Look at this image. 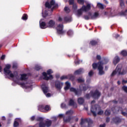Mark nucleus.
Returning a JSON list of instances; mask_svg holds the SVG:
<instances>
[{"label": "nucleus", "instance_id": "nucleus-10", "mask_svg": "<svg viewBox=\"0 0 127 127\" xmlns=\"http://www.w3.org/2000/svg\"><path fill=\"white\" fill-rule=\"evenodd\" d=\"M46 7L48 8H51L53 6V8L55 7H58V4H55V1L52 0L50 2H46L45 3Z\"/></svg>", "mask_w": 127, "mask_h": 127}, {"label": "nucleus", "instance_id": "nucleus-31", "mask_svg": "<svg viewBox=\"0 0 127 127\" xmlns=\"http://www.w3.org/2000/svg\"><path fill=\"white\" fill-rule=\"evenodd\" d=\"M97 6L99 8H101V9H104V5L101 3H98Z\"/></svg>", "mask_w": 127, "mask_h": 127}, {"label": "nucleus", "instance_id": "nucleus-17", "mask_svg": "<svg viewBox=\"0 0 127 127\" xmlns=\"http://www.w3.org/2000/svg\"><path fill=\"white\" fill-rule=\"evenodd\" d=\"M55 86L57 89H58V90L61 89L62 87H63V83L59 81H56L55 82Z\"/></svg>", "mask_w": 127, "mask_h": 127}, {"label": "nucleus", "instance_id": "nucleus-4", "mask_svg": "<svg viewBox=\"0 0 127 127\" xmlns=\"http://www.w3.org/2000/svg\"><path fill=\"white\" fill-rule=\"evenodd\" d=\"M91 9V4L88 3L86 6L83 5L80 9L77 10V13L76 14V16L77 17H80L82 14H83V11H85V12H87V11H89Z\"/></svg>", "mask_w": 127, "mask_h": 127}, {"label": "nucleus", "instance_id": "nucleus-22", "mask_svg": "<svg viewBox=\"0 0 127 127\" xmlns=\"http://www.w3.org/2000/svg\"><path fill=\"white\" fill-rule=\"evenodd\" d=\"M72 118L70 116L64 117V123H70Z\"/></svg>", "mask_w": 127, "mask_h": 127}, {"label": "nucleus", "instance_id": "nucleus-19", "mask_svg": "<svg viewBox=\"0 0 127 127\" xmlns=\"http://www.w3.org/2000/svg\"><path fill=\"white\" fill-rule=\"evenodd\" d=\"M68 106H72L75 109L77 108V104L75 103V101L73 99H70L68 102Z\"/></svg>", "mask_w": 127, "mask_h": 127}, {"label": "nucleus", "instance_id": "nucleus-20", "mask_svg": "<svg viewBox=\"0 0 127 127\" xmlns=\"http://www.w3.org/2000/svg\"><path fill=\"white\" fill-rule=\"evenodd\" d=\"M40 27L42 29H44L48 27L47 26H46V23H45V22H41V20L40 21Z\"/></svg>", "mask_w": 127, "mask_h": 127}, {"label": "nucleus", "instance_id": "nucleus-3", "mask_svg": "<svg viewBox=\"0 0 127 127\" xmlns=\"http://www.w3.org/2000/svg\"><path fill=\"white\" fill-rule=\"evenodd\" d=\"M79 88V90H76V89L73 87H71L70 88V92H73V93H75L76 96H80L81 94H82V91H86L89 87L86 86V84H81L80 85Z\"/></svg>", "mask_w": 127, "mask_h": 127}, {"label": "nucleus", "instance_id": "nucleus-42", "mask_svg": "<svg viewBox=\"0 0 127 127\" xmlns=\"http://www.w3.org/2000/svg\"><path fill=\"white\" fill-rule=\"evenodd\" d=\"M52 73H53V71H52L51 69H49L47 71V74L48 75H51V74H52Z\"/></svg>", "mask_w": 127, "mask_h": 127}, {"label": "nucleus", "instance_id": "nucleus-25", "mask_svg": "<svg viewBox=\"0 0 127 127\" xmlns=\"http://www.w3.org/2000/svg\"><path fill=\"white\" fill-rule=\"evenodd\" d=\"M55 24V22L54 20H51L48 23V27H53Z\"/></svg>", "mask_w": 127, "mask_h": 127}, {"label": "nucleus", "instance_id": "nucleus-40", "mask_svg": "<svg viewBox=\"0 0 127 127\" xmlns=\"http://www.w3.org/2000/svg\"><path fill=\"white\" fill-rule=\"evenodd\" d=\"M22 19L23 20H26L27 19V15H26V14H24L22 17Z\"/></svg>", "mask_w": 127, "mask_h": 127}, {"label": "nucleus", "instance_id": "nucleus-54", "mask_svg": "<svg viewBox=\"0 0 127 127\" xmlns=\"http://www.w3.org/2000/svg\"><path fill=\"white\" fill-rule=\"evenodd\" d=\"M96 57H97V59H98V60H100L102 58L101 57V56H100V55H97Z\"/></svg>", "mask_w": 127, "mask_h": 127}, {"label": "nucleus", "instance_id": "nucleus-16", "mask_svg": "<svg viewBox=\"0 0 127 127\" xmlns=\"http://www.w3.org/2000/svg\"><path fill=\"white\" fill-rule=\"evenodd\" d=\"M42 90L44 93L47 94L49 92V88L45 84H43L41 85Z\"/></svg>", "mask_w": 127, "mask_h": 127}, {"label": "nucleus", "instance_id": "nucleus-33", "mask_svg": "<svg viewBox=\"0 0 127 127\" xmlns=\"http://www.w3.org/2000/svg\"><path fill=\"white\" fill-rule=\"evenodd\" d=\"M97 43H98V42H97V41H96L95 40H92V41H90V44H91V45H92V46L96 45V44Z\"/></svg>", "mask_w": 127, "mask_h": 127}, {"label": "nucleus", "instance_id": "nucleus-59", "mask_svg": "<svg viewBox=\"0 0 127 127\" xmlns=\"http://www.w3.org/2000/svg\"><path fill=\"white\" fill-rule=\"evenodd\" d=\"M104 61H105V64H107L108 63V62H109V60H108L107 59H105Z\"/></svg>", "mask_w": 127, "mask_h": 127}, {"label": "nucleus", "instance_id": "nucleus-61", "mask_svg": "<svg viewBox=\"0 0 127 127\" xmlns=\"http://www.w3.org/2000/svg\"><path fill=\"white\" fill-rule=\"evenodd\" d=\"M106 127V124H104L103 125H101L100 126V127Z\"/></svg>", "mask_w": 127, "mask_h": 127}, {"label": "nucleus", "instance_id": "nucleus-1", "mask_svg": "<svg viewBox=\"0 0 127 127\" xmlns=\"http://www.w3.org/2000/svg\"><path fill=\"white\" fill-rule=\"evenodd\" d=\"M10 67H11L10 64H6L4 68V74H5V75H9L14 82H17L19 80H21V81H26V80H27L28 76L27 74H21V77H20L16 71H14L13 73H11V71L9 70Z\"/></svg>", "mask_w": 127, "mask_h": 127}, {"label": "nucleus", "instance_id": "nucleus-53", "mask_svg": "<svg viewBox=\"0 0 127 127\" xmlns=\"http://www.w3.org/2000/svg\"><path fill=\"white\" fill-rule=\"evenodd\" d=\"M47 15H48V13H44V12H43V16L44 17H45V16H47Z\"/></svg>", "mask_w": 127, "mask_h": 127}, {"label": "nucleus", "instance_id": "nucleus-7", "mask_svg": "<svg viewBox=\"0 0 127 127\" xmlns=\"http://www.w3.org/2000/svg\"><path fill=\"white\" fill-rule=\"evenodd\" d=\"M114 114H117L119 113V112H121L122 115L124 116L125 117H127V113L125 112V111H127V109H123L122 108L120 107H115L112 109Z\"/></svg>", "mask_w": 127, "mask_h": 127}, {"label": "nucleus", "instance_id": "nucleus-51", "mask_svg": "<svg viewBox=\"0 0 127 127\" xmlns=\"http://www.w3.org/2000/svg\"><path fill=\"white\" fill-rule=\"evenodd\" d=\"M104 114V111L103 110H100L98 112V115H103Z\"/></svg>", "mask_w": 127, "mask_h": 127}, {"label": "nucleus", "instance_id": "nucleus-23", "mask_svg": "<svg viewBox=\"0 0 127 127\" xmlns=\"http://www.w3.org/2000/svg\"><path fill=\"white\" fill-rule=\"evenodd\" d=\"M70 87H71V83L69 82V81H66L65 82V86L64 87V90L67 91V90H69L70 89Z\"/></svg>", "mask_w": 127, "mask_h": 127}, {"label": "nucleus", "instance_id": "nucleus-46", "mask_svg": "<svg viewBox=\"0 0 127 127\" xmlns=\"http://www.w3.org/2000/svg\"><path fill=\"white\" fill-rule=\"evenodd\" d=\"M93 74H94V72L93 70H91L88 73V76H89V77H91V76H93Z\"/></svg>", "mask_w": 127, "mask_h": 127}, {"label": "nucleus", "instance_id": "nucleus-47", "mask_svg": "<svg viewBox=\"0 0 127 127\" xmlns=\"http://www.w3.org/2000/svg\"><path fill=\"white\" fill-rule=\"evenodd\" d=\"M123 91H125L126 93H127V86H124L122 87Z\"/></svg>", "mask_w": 127, "mask_h": 127}, {"label": "nucleus", "instance_id": "nucleus-52", "mask_svg": "<svg viewBox=\"0 0 127 127\" xmlns=\"http://www.w3.org/2000/svg\"><path fill=\"white\" fill-rule=\"evenodd\" d=\"M5 58V55H3L1 57L0 59H1V60H4Z\"/></svg>", "mask_w": 127, "mask_h": 127}, {"label": "nucleus", "instance_id": "nucleus-43", "mask_svg": "<svg viewBox=\"0 0 127 127\" xmlns=\"http://www.w3.org/2000/svg\"><path fill=\"white\" fill-rule=\"evenodd\" d=\"M61 107L62 109H67V106H66V104L65 103H62L61 104Z\"/></svg>", "mask_w": 127, "mask_h": 127}, {"label": "nucleus", "instance_id": "nucleus-2", "mask_svg": "<svg viewBox=\"0 0 127 127\" xmlns=\"http://www.w3.org/2000/svg\"><path fill=\"white\" fill-rule=\"evenodd\" d=\"M123 68V65L122 64H118L116 68V69L112 72L111 76H115V75H117L120 76V75H126L127 72V68H124L122 71V68Z\"/></svg>", "mask_w": 127, "mask_h": 127}, {"label": "nucleus", "instance_id": "nucleus-29", "mask_svg": "<svg viewBox=\"0 0 127 127\" xmlns=\"http://www.w3.org/2000/svg\"><path fill=\"white\" fill-rule=\"evenodd\" d=\"M99 16V13L98 12H95L94 14L91 16V19H96Z\"/></svg>", "mask_w": 127, "mask_h": 127}, {"label": "nucleus", "instance_id": "nucleus-49", "mask_svg": "<svg viewBox=\"0 0 127 127\" xmlns=\"http://www.w3.org/2000/svg\"><path fill=\"white\" fill-rule=\"evenodd\" d=\"M74 0H69V4L71 5H73L74 3Z\"/></svg>", "mask_w": 127, "mask_h": 127}, {"label": "nucleus", "instance_id": "nucleus-14", "mask_svg": "<svg viewBox=\"0 0 127 127\" xmlns=\"http://www.w3.org/2000/svg\"><path fill=\"white\" fill-rule=\"evenodd\" d=\"M58 34H63L64 31H63V24H60L57 27Z\"/></svg>", "mask_w": 127, "mask_h": 127}, {"label": "nucleus", "instance_id": "nucleus-18", "mask_svg": "<svg viewBox=\"0 0 127 127\" xmlns=\"http://www.w3.org/2000/svg\"><path fill=\"white\" fill-rule=\"evenodd\" d=\"M42 75L44 76V80H48L53 79V76L52 75H50V76L48 77L47 76V73L45 72H43Z\"/></svg>", "mask_w": 127, "mask_h": 127}, {"label": "nucleus", "instance_id": "nucleus-5", "mask_svg": "<svg viewBox=\"0 0 127 127\" xmlns=\"http://www.w3.org/2000/svg\"><path fill=\"white\" fill-rule=\"evenodd\" d=\"M103 65H104V63H102V62H99L97 64H93L92 67L93 69H96L97 67H98L99 74L104 75V74H105V72L103 70L104 67H103Z\"/></svg>", "mask_w": 127, "mask_h": 127}, {"label": "nucleus", "instance_id": "nucleus-39", "mask_svg": "<svg viewBox=\"0 0 127 127\" xmlns=\"http://www.w3.org/2000/svg\"><path fill=\"white\" fill-rule=\"evenodd\" d=\"M77 2L79 4H84V2H85V0H77Z\"/></svg>", "mask_w": 127, "mask_h": 127}, {"label": "nucleus", "instance_id": "nucleus-55", "mask_svg": "<svg viewBox=\"0 0 127 127\" xmlns=\"http://www.w3.org/2000/svg\"><path fill=\"white\" fill-rule=\"evenodd\" d=\"M31 121H33L34 120H35V116H32L30 118Z\"/></svg>", "mask_w": 127, "mask_h": 127}, {"label": "nucleus", "instance_id": "nucleus-28", "mask_svg": "<svg viewBox=\"0 0 127 127\" xmlns=\"http://www.w3.org/2000/svg\"><path fill=\"white\" fill-rule=\"evenodd\" d=\"M77 102L79 105H83L85 100H84V98L80 97L78 99Z\"/></svg>", "mask_w": 127, "mask_h": 127}, {"label": "nucleus", "instance_id": "nucleus-34", "mask_svg": "<svg viewBox=\"0 0 127 127\" xmlns=\"http://www.w3.org/2000/svg\"><path fill=\"white\" fill-rule=\"evenodd\" d=\"M77 81L78 83H84V82H85V79H84V78H79L77 79Z\"/></svg>", "mask_w": 127, "mask_h": 127}, {"label": "nucleus", "instance_id": "nucleus-12", "mask_svg": "<svg viewBox=\"0 0 127 127\" xmlns=\"http://www.w3.org/2000/svg\"><path fill=\"white\" fill-rule=\"evenodd\" d=\"M36 120L37 122H40L39 124V127H45L46 125L44 124V119L42 117H38Z\"/></svg>", "mask_w": 127, "mask_h": 127}, {"label": "nucleus", "instance_id": "nucleus-63", "mask_svg": "<svg viewBox=\"0 0 127 127\" xmlns=\"http://www.w3.org/2000/svg\"><path fill=\"white\" fill-rule=\"evenodd\" d=\"M46 97H51V94L50 93H48L46 95Z\"/></svg>", "mask_w": 127, "mask_h": 127}, {"label": "nucleus", "instance_id": "nucleus-13", "mask_svg": "<svg viewBox=\"0 0 127 127\" xmlns=\"http://www.w3.org/2000/svg\"><path fill=\"white\" fill-rule=\"evenodd\" d=\"M58 20L60 22H71V21H72V18H71V17H65L63 20L61 17H59Z\"/></svg>", "mask_w": 127, "mask_h": 127}, {"label": "nucleus", "instance_id": "nucleus-60", "mask_svg": "<svg viewBox=\"0 0 127 127\" xmlns=\"http://www.w3.org/2000/svg\"><path fill=\"white\" fill-rule=\"evenodd\" d=\"M110 122V118H106V123H109Z\"/></svg>", "mask_w": 127, "mask_h": 127}, {"label": "nucleus", "instance_id": "nucleus-58", "mask_svg": "<svg viewBox=\"0 0 127 127\" xmlns=\"http://www.w3.org/2000/svg\"><path fill=\"white\" fill-rule=\"evenodd\" d=\"M74 63H75V64H79L80 61H78V60H77V61H74Z\"/></svg>", "mask_w": 127, "mask_h": 127}, {"label": "nucleus", "instance_id": "nucleus-30", "mask_svg": "<svg viewBox=\"0 0 127 127\" xmlns=\"http://www.w3.org/2000/svg\"><path fill=\"white\" fill-rule=\"evenodd\" d=\"M52 124V121H51V120H49V121H46L45 124L46 125V127H49L51 126Z\"/></svg>", "mask_w": 127, "mask_h": 127}, {"label": "nucleus", "instance_id": "nucleus-50", "mask_svg": "<svg viewBox=\"0 0 127 127\" xmlns=\"http://www.w3.org/2000/svg\"><path fill=\"white\" fill-rule=\"evenodd\" d=\"M13 126L14 127H18V123L16 121H15Z\"/></svg>", "mask_w": 127, "mask_h": 127}, {"label": "nucleus", "instance_id": "nucleus-44", "mask_svg": "<svg viewBox=\"0 0 127 127\" xmlns=\"http://www.w3.org/2000/svg\"><path fill=\"white\" fill-rule=\"evenodd\" d=\"M64 10L66 11V12H70V9L68 7H65Z\"/></svg>", "mask_w": 127, "mask_h": 127}, {"label": "nucleus", "instance_id": "nucleus-26", "mask_svg": "<svg viewBox=\"0 0 127 127\" xmlns=\"http://www.w3.org/2000/svg\"><path fill=\"white\" fill-rule=\"evenodd\" d=\"M113 122H114V123H115V124H119V123H121V122L122 121L121 119H120V118L119 117L113 118Z\"/></svg>", "mask_w": 127, "mask_h": 127}, {"label": "nucleus", "instance_id": "nucleus-62", "mask_svg": "<svg viewBox=\"0 0 127 127\" xmlns=\"http://www.w3.org/2000/svg\"><path fill=\"white\" fill-rule=\"evenodd\" d=\"M127 80H123V84H127Z\"/></svg>", "mask_w": 127, "mask_h": 127}, {"label": "nucleus", "instance_id": "nucleus-8", "mask_svg": "<svg viewBox=\"0 0 127 127\" xmlns=\"http://www.w3.org/2000/svg\"><path fill=\"white\" fill-rule=\"evenodd\" d=\"M86 124H88V127H92V125H93V121L92 120L89 119H81V121L80 122V126L81 127H86Z\"/></svg>", "mask_w": 127, "mask_h": 127}, {"label": "nucleus", "instance_id": "nucleus-15", "mask_svg": "<svg viewBox=\"0 0 127 127\" xmlns=\"http://www.w3.org/2000/svg\"><path fill=\"white\" fill-rule=\"evenodd\" d=\"M64 79H69L71 81H74L75 77L72 74H69L67 76L63 75L61 77V80H64Z\"/></svg>", "mask_w": 127, "mask_h": 127}, {"label": "nucleus", "instance_id": "nucleus-9", "mask_svg": "<svg viewBox=\"0 0 127 127\" xmlns=\"http://www.w3.org/2000/svg\"><path fill=\"white\" fill-rule=\"evenodd\" d=\"M38 110L43 113H48V112L51 111V107L49 105H40L38 107Z\"/></svg>", "mask_w": 127, "mask_h": 127}, {"label": "nucleus", "instance_id": "nucleus-64", "mask_svg": "<svg viewBox=\"0 0 127 127\" xmlns=\"http://www.w3.org/2000/svg\"><path fill=\"white\" fill-rule=\"evenodd\" d=\"M90 81H91V79H88L86 80V82L89 84V83H90Z\"/></svg>", "mask_w": 127, "mask_h": 127}, {"label": "nucleus", "instance_id": "nucleus-36", "mask_svg": "<svg viewBox=\"0 0 127 127\" xmlns=\"http://www.w3.org/2000/svg\"><path fill=\"white\" fill-rule=\"evenodd\" d=\"M67 33L68 36H72L73 35V31L71 30H68Z\"/></svg>", "mask_w": 127, "mask_h": 127}, {"label": "nucleus", "instance_id": "nucleus-45", "mask_svg": "<svg viewBox=\"0 0 127 127\" xmlns=\"http://www.w3.org/2000/svg\"><path fill=\"white\" fill-rule=\"evenodd\" d=\"M72 7L73 9L76 10L78 8V5H77V4H73Z\"/></svg>", "mask_w": 127, "mask_h": 127}, {"label": "nucleus", "instance_id": "nucleus-48", "mask_svg": "<svg viewBox=\"0 0 127 127\" xmlns=\"http://www.w3.org/2000/svg\"><path fill=\"white\" fill-rule=\"evenodd\" d=\"M13 69H16L17 68V64L14 63L12 66Z\"/></svg>", "mask_w": 127, "mask_h": 127}, {"label": "nucleus", "instance_id": "nucleus-38", "mask_svg": "<svg viewBox=\"0 0 127 127\" xmlns=\"http://www.w3.org/2000/svg\"><path fill=\"white\" fill-rule=\"evenodd\" d=\"M35 69L36 70V71H39L40 69H42V67H41V66H39V65H36Z\"/></svg>", "mask_w": 127, "mask_h": 127}, {"label": "nucleus", "instance_id": "nucleus-56", "mask_svg": "<svg viewBox=\"0 0 127 127\" xmlns=\"http://www.w3.org/2000/svg\"><path fill=\"white\" fill-rule=\"evenodd\" d=\"M20 85H21V86H22V87H25V83H20Z\"/></svg>", "mask_w": 127, "mask_h": 127}, {"label": "nucleus", "instance_id": "nucleus-37", "mask_svg": "<svg viewBox=\"0 0 127 127\" xmlns=\"http://www.w3.org/2000/svg\"><path fill=\"white\" fill-rule=\"evenodd\" d=\"M105 114L106 116H110V115H111V110H107L105 111Z\"/></svg>", "mask_w": 127, "mask_h": 127}, {"label": "nucleus", "instance_id": "nucleus-35", "mask_svg": "<svg viewBox=\"0 0 127 127\" xmlns=\"http://www.w3.org/2000/svg\"><path fill=\"white\" fill-rule=\"evenodd\" d=\"M73 111L69 110L65 113V115H68L69 116H71V115H73Z\"/></svg>", "mask_w": 127, "mask_h": 127}, {"label": "nucleus", "instance_id": "nucleus-11", "mask_svg": "<svg viewBox=\"0 0 127 127\" xmlns=\"http://www.w3.org/2000/svg\"><path fill=\"white\" fill-rule=\"evenodd\" d=\"M100 107H99V106L97 105L91 106V112L92 113L94 117H96L97 116V114L96 113H97V111H98V110H100Z\"/></svg>", "mask_w": 127, "mask_h": 127}, {"label": "nucleus", "instance_id": "nucleus-27", "mask_svg": "<svg viewBox=\"0 0 127 127\" xmlns=\"http://www.w3.org/2000/svg\"><path fill=\"white\" fill-rule=\"evenodd\" d=\"M91 13H89L88 15H83V18L86 20H89V19H91Z\"/></svg>", "mask_w": 127, "mask_h": 127}, {"label": "nucleus", "instance_id": "nucleus-21", "mask_svg": "<svg viewBox=\"0 0 127 127\" xmlns=\"http://www.w3.org/2000/svg\"><path fill=\"white\" fill-rule=\"evenodd\" d=\"M82 73H84V69H83V68H79L76 70L74 74V75H80V74H82Z\"/></svg>", "mask_w": 127, "mask_h": 127}, {"label": "nucleus", "instance_id": "nucleus-24", "mask_svg": "<svg viewBox=\"0 0 127 127\" xmlns=\"http://www.w3.org/2000/svg\"><path fill=\"white\" fill-rule=\"evenodd\" d=\"M119 62H120V58H119V57H118V56L115 57L113 60L114 64L115 65H117V64H118V63H119Z\"/></svg>", "mask_w": 127, "mask_h": 127}, {"label": "nucleus", "instance_id": "nucleus-57", "mask_svg": "<svg viewBox=\"0 0 127 127\" xmlns=\"http://www.w3.org/2000/svg\"><path fill=\"white\" fill-rule=\"evenodd\" d=\"M59 117H60V118H64L65 116H64V114H59Z\"/></svg>", "mask_w": 127, "mask_h": 127}, {"label": "nucleus", "instance_id": "nucleus-6", "mask_svg": "<svg viewBox=\"0 0 127 127\" xmlns=\"http://www.w3.org/2000/svg\"><path fill=\"white\" fill-rule=\"evenodd\" d=\"M101 96V93L98 91V90H95V91H91L89 94L86 95V99H90L91 97H92L93 99H98Z\"/></svg>", "mask_w": 127, "mask_h": 127}, {"label": "nucleus", "instance_id": "nucleus-41", "mask_svg": "<svg viewBox=\"0 0 127 127\" xmlns=\"http://www.w3.org/2000/svg\"><path fill=\"white\" fill-rule=\"evenodd\" d=\"M120 5L122 7H125V3L124 2V0H120Z\"/></svg>", "mask_w": 127, "mask_h": 127}, {"label": "nucleus", "instance_id": "nucleus-32", "mask_svg": "<svg viewBox=\"0 0 127 127\" xmlns=\"http://www.w3.org/2000/svg\"><path fill=\"white\" fill-rule=\"evenodd\" d=\"M121 53L123 56H127V51L126 50L122 51Z\"/></svg>", "mask_w": 127, "mask_h": 127}]
</instances>
